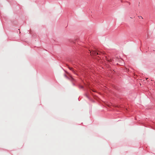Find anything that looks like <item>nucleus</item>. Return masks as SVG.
Returning a JSON list of instances; mask_svg holds the SVG:
<instances>
[{
  "label": "nucleus",
  "instance_id": "nucleus-3",
  "mask_svg": "<svg viewBox=\"0 0 155 155\" xmlns=\"http://www.w3.org/2000/svg\"><path fill=\"white\" fill-rule=\"evenodd\" d=\"M106 59H107V61H108L112 62V59H109V58H107Z\"/></svg>",
  "mask_w": 155,
  "mask_h": 155
},
{
  "label": "nucleus",
  "instance_id": "nucleus-1",
  "mask_svg": "<svg viewBox=\"0 0 155 155\" xmlns=\"http://www.w3.org/2000/svg\"><path fill=\"white\" fill-rule=\"evenodd\" d=\"M91 53V55H95L96 54H97V55H99V53H96V51H92V52H90Z\"/></svg>",
  "mask_w": 155,
  "mask_h": 155
},
{
  "label": "nucleus",
  "instance_id": "nucleus-2",
  "mask_svg": "<svg viewBox=\"0 0 155 155\" xmlns=\"http://www.w3.org/2000/svg\"><path fill=\"white\" fill-rule=\"evenodd\" d=\"M68 68L70 70L72 71L73 72H74V73H75V71H74V70L72 68H70V67H69Z\"/></svg>",
  "mask_w": 155,
  "mask_h": 155
},
{
  "label": "nucleus",
  "instance_id": "nucleus-5",
  "mask_svg": "<svg viewBox=\"0 0 155 155\" xmlns=\"http://www.w3.org/2000/svg\"><path fill=\"white\" fill-rule=\"evenodd\" d=\"M100 53H101V52H99L98 53H99V54H100Z\"/></svg>",
  "mask_w": 155,
  "mask_h": 155
},
{
  "label": "nucleus",
  "instance_id": "nucleus-4",
  "mask_svg": "<svg viewBox=\"0 0 155 155\" xmlns=\"http://www.w3.org/2000/svg\"><path fill=\"white\" fill-rule=\"evenodd\" d=\"M139 18H143L142 17V16H139Z\"/></svg>",
  "mask_w": 155,
  "mask_h": 155
}]
</instances>
